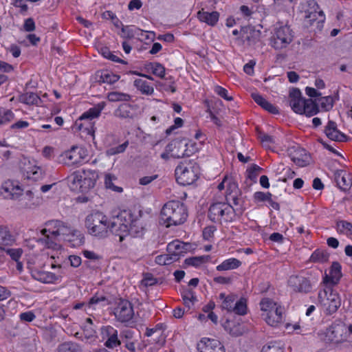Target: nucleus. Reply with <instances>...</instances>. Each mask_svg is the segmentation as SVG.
I'll return each instance as SVG.
<instances>
[{"mask_svg": "<svg viewBox=\"0 0 352 352\" xmlns=\"http://www.w3.org/2000/svg\"><path fill=\"white\" fill-rule=\"evenodd\" d=\"M187 217V208L184 204L179 201L167 202L164 205L160 212V221L167 228L183 224Z\"/></svg>", "mask_w": 352, "mask_h": 352, "instance_id": "nucleus-1", "label": "nucleus"}, {"mask_svg": "<svg viewBox=\"0 0 352 352\" xmlns=\"http://www.w3.org/2000/svg\"><path fill=\"white\" fill-rule=\"evenodd\" d=\"M109 219L102 212H93L85 219L88 233L98 238H105L109 234Z\"/></svg>", "mask_w": 352, "mask_h": 352, "instance_id": "nucleus-2", "label": "nucleus"}, {"mask_svg": "<svg viewBox=\"0 0 352 352\" xmlns=\"http://www.w3.org/2000/svg\"><path fill=\"white\" fill-rule=\"evenodd\" d=\"M319 338L326 343H340L347 338L346 325L342 322H335L325 330L318 333Z\"/></svg>", "mask_w": 352, "mask_h": 352, "instance_id": "nucleus-3", "label": "nucleus"}, {"mask_svg": "<svg viewBox=\"0 0 352 352\" xmlns=\"http://www.w3.org/2000/svg\"><path fill=\"white\" fill-rule=\"evenodd\" d=\"M234 210L230 204L225 202H217L210 205L208 217L214 223L231 221L233 219Z\"/></svg>", "mask_w": 352, "mask_h": 352, "instance_id": "nucleus-4", "label": "nucleus"}, {"mask_svg": "<svg viewBox=\"0 0 352 352\" xmlns=\"http://www.w3.org/2000/svg\"><path fill=\"white\" fill-rule=\"evenodd\" d=\"M130 218L131 211L123 210L113 217L111 221H109V232L118 236L120 242L129 234L128 223Z\"/></svg>", "mask_w": 352, "mask_h": 352, "instance_id": "nucleus-5", "label": "nucleus"}, {"mask_svg": "<svg viewBox=\"0 0 352 352\" xmlns=\"http://www.w3.org/2000/svg\"><path fill=\"white\" fill-rule=\"evenodd\" d=\"M195 150V144L190 143L186 138H176L166 146V151L171 152V156L175 158L189 157Z\"/></svg>", "mask_w": 352, "mask_h": 352, "instance_id": "nucleus-6", "label": "nucleus"}, {"mask_svg": "<svg viewBox=\"0 0 352 352\" xmlns=\"http://www.w3.org/2000/svg\"><path fill=\"white\" fill-rule=\"evenodd\" d=\"M318 299L320 304L326 309L327 314H332L337 311L341 305L340 298L330 286H325L322 291L318 293Z\"/></svg>", "mask_w": 352, "mask_h": 352, "instance_id": "nucleus-7", "label": "nucleus"}, {"mask_svg": "<svg viewBox=\"0 0 352 352\" xmlns=\"http://www.w3.org/2000/svg\"><path fill=\"white\" fill-rule=\"evenodd\" d=\"M294 33L287 25L277 28L271 38V45L276 50L286 48L293 41Z\"/></svg>", "mask_w": 352, "mask_h": 352, "instance_id": "nucleus-8", "label": "nucleus"}, {"mask_svg": "<svg viewBox=\"0 0 352 352\" xmlns=\"http://www.w3.org/2000/svg\"><path fill=\"white\" fill-rule=\"evenodd\" d=\"M197 168L192 164L185 165L181 163L175 168V176L178 184L182 186L192 184L197 179Z\"/></svg>", "mask_w": 352, "mask_h": 352, "instance_id": "nucleus-9", "label": "nucleus"}, {"mask_svg": "<svg viewBox=\"0 0 352 352\" xmlns=\"http://www.w3.org/2000/svg\"><path fill=\"white\" fill-rule=\"evenodd\" d=\"M236 296L228 295L222 302V309H226L228 312H234L238 315L243 316L247 313L246 300L241 298L236 301Z\"/></svg>", "mask_w": 352, "mask_h": 352, "instance_id": "nucleus-10", "label": "nucleus"}, {"mask_svg": "<svg viewBox=\"0 0 352 352\" xmlns=\"http://www.w3.org/2000/svg\"><path fill=\"white\" fill-rule=\"evenodd\" d=\"M46 225L53 229V234L58 236V238L62 237L63 239L67 241H71L72 237L74 236L78 232V230L72 229L64 222L58 220L50 221Z\"/></svg>", "mask_w": 352, "mask_h": 352, "instance_id": "nucleus-11", "label": "nucleus"}, {"mask_svg": "<svg viewBox=\"0 0 352 352\" xmlns=\"http://www.w3.org/2000/svg\"><path fill=\"white\" fill-rule=\"evenodd\" d=\"M116 318L120 322L129 321L134 315L131 303L127 300L120 299L114 309Z\"/></svg>", "mask_w": 352, "mask_h": 352, "instance_id": "nucleus-12", "label": "nucleus"}, {"mask_svg": "<svg viewBox=\"0 0 352 352\" xmlns=\"http://www.w3.org/2000/svg\"><path fill=\"white\" fill-rule=\"evenodd\" d=\"M190 248V243L175 240L168 244L166 250L172 256V259L177 261L189 250Z\"/></svg>", "mask_w": 352, "mask_h": 352, "instance_id": "nucleus-13", "label": "nucleus"}, {"mask_svg": "<svg viewBox=\"0 0 352 352\" xmlns=\"http://www.w3.org/2000/svg\"><path fill=\"white\" fill-rule=\"evenodd\" d=\"M288 284L294 291L298 292L308 293L311 289L309 280L302 276H291L289 278Z\"/></svg>", "mask_w": 352, "mask_h": 352, "instance_id": "nucleus-14", "label": "nucleus"}, {"mask_svg": "<svg viewBox=\"0 0 352 352\" xmlns=\"http://www.w3.org/2000/svg\"><path fill=\"white\" fill-rule=\"evenodd\" d=\"M289 106L296 113L302 114V111L305 110L304 104L307 99L302 97V94L299 89L294 88L289 92Z\"/></svg>", "mask_w": 352, "mask_h": 352, "instance_id": "nucleus-15", "label": "nucleus"}, {"mask_svg": "<svg viewBox=\"0 0 352 352\" xmlns=\"http://www.w3.org/2000/svg\"><path fill=\"white\" fill-rule=\"evenodd\" d=\"M341 265L337 262H333L331 266L329 274H325L323 278V283L328 286L336 285H337L342 274L341 272Z\"/></svg>", "mask_w": 352, "mask_h": 352, "instance_id": "nucleus-16", "label": "nucleus"}, {"mask_svg": "<svg viewBox=\"0 0 352 352\" xmlns=\"http://www.w3.org/2000/svg\"><path fill=\"white\" fill-rule=\"evenodd\" d=\"M199 352H225L223 345L217 340L204 338L197 344Z\"/></svg>", "mask_w": 352, "mask_h": 352, "instance_id": "nucleus-17", "label": "nucleus"}, {"mask_svg": "<svg viewBox=\"0 0 352 352\" xmlns=\"http://www.w3.org/2000/svg\"><path fill=\"white\" fill-rule=\"evenodd\" d=\"M129 234L133 237H141L144 235L145 228L142 220L139 216H134L131 212L130 221L128 223Z\"/></svg>", "mask_w": 352, "mask_h": 352, "instance_id": "nucleus-18", "label": "nucleus"}, {"mask_svg": "<svg viewBox=\"0 0 352 352\" xmlns=\"http://www.w3.org/2000/svg\"><path fill=\"white\" fill-rule=\"evenodd\" d=\"M52 229L51 227L49 229L44 228L41 230V234L43 235V238H40L38 241L41 243L47 248L54 250L58 249L60 245L58 244L60 239L58 236L52 234Z\"/></svg>", "mask_w": 352, "mask_h": 352, "instance_id": "nucleus-19", "label": "nucleus"}, {"mask_svg": "<svg viewBox=\"0 0 352 352\" xmlns=\"http://www.w3.org/2000/svg\"><path fill=\"white\" fill-rule=\"evenodd\" d=\"M86 151L82 148L73 146L69 151L65 153V157L68 160L70 165L80 164L85 158Z\"/></svg>", "mask_w": 352, "mask_h": 352, "instance_id": "nucleus-20", "label": "nucleus"}, {"mask_svg": "<svg viewBox=\"0 0 352 352\" xmlns=\"http://www.w3.org/2000/svg\"><path fill=\"white\" fill-rule=\"evenodd\" d=\"M283 308L278 305L267 314H262V317L265 322L270 326L276 327L283 321Z\"/></svg>", "mask_w": 352, "mask_h": 352, "instance_id": "nucleus-21", "label": "nucleus"}, {"mask_svg": "<svg viewBox=\"0 0 352 352\" xmlns=\"http://www.w3.org/2000/svg\"><path fill=\"white\" fill-rule=\"evenodd\" d=\"M2 190L7 193L6 197L17 199L22 195L23 190L16 182L8 180L2 184Z\"/></svg>", "mask_w": 352, "mask_h": 352, "instance_id": "nucleus-22", "label": "nucleus"}, {"mask_svg": "<svg viewBox=\"0 0 352 352\" xmlns=\"http://www.w3.org/2000/svg\"><path fill=\"white\" fill-rule=\"evenodd\" d=\"M32 276L35 280L43 283H55L61 277L60 274L36 270L32 271Z\"/></svg>", "mask_w": 352, "mask_h": 352, "instance_id": "nucleus-23", "label": "nucleus"}, {"mask_svg": "<svg viewBox=\"0 0 352 352\" xmlns=\"http://www.w3.org/2000/svg\"><path fill=\"white\" fill-rule=\"evenodd\" d=\"M335 180L339 188L344 191L349 190L352 186V176L342 170L335 173Z\"/></svg>", "mask_w": 352, "mask_h": 352, "instance_id": "nucleus-24", "label": "nucleus"}, {"mask_svg": "<svg viewBox=\"0 0 352 352\" xmlns=\"http://www.w3.org/2000/svg\"><path fill=\"white\" fill-rule=\"evenodd\" d=\"M292 160L298 166H305L308 162L309 156L306 153L305 150L298 147L294 152L290 153Z\"/></svg>", "mask_w": 352, "mask_h": 352, "instance_id": "nucleus-25", "label": "nucleus"}, {"mask_svg": "<svg viewBox=\"0 0 352 352\" xmlns=\"http://www.w3.org/2000/svg\"><path fill=\"white\" fill-rule=\"evenodd\" d=\"M324 131L327 136L334 141L342 142L346 138L343 133L337 129V124L333 121H329Z\"/></svg>", "mask_w": 352, "mask_h": 352, "instance_id": "nucleus-26", "label": "nucleus"}, {"mask_svg": "<svg viewBox=\"0 0 352 352\" xmlns=\"http://www.w3.org/2000/svg\"><path fill=\"white\" fill-rule=\"evenodd\" d=\"M252 98L254 100V102L261 106L265 111L272 113V114H278L279 113L278 108L266 100L261 95L257 93H252Z\"/></svg>", "mask_w": 352, "mask_h": 352, "instance_id": "nucleus-27", "label": "nucleus"}, {"mask_svg": "<svg viewBox=\"0 0 352 352\" xmlns=\"http://www.w3.org/2000/svg\"><path fill=\"white\" fill-rule=\"evenodd\" d=\"M197 15L201 22L206 23L210 26L215 25L219 18V13L217 11L208 12L201 10L197 12Z\"/></svg>", "mask_w": 352, "mask_h": 352, "instance_id": "nucleus-28", "label": "nucleus"}, {"mask_svg": "<svg viewBox=\"0 0 352 352\" xmlns=\"http://www.w3.org/2000/svg\"><path fill=\"white\" fill-rule=\"evenodd\" d=\"M105 105L106 104L104 102L98 103L96 105L90 108L88 111L82 113V115L80 117V120H92L99 117Z\"/></svg>", "mask_w": 352, "mask_h": 352, "instance_id": "nucleus-29", "label": "nucleus"}, {"mask_svg": "<svg viewBox=\"0 0 352 352\" xmlns=\"http://www.w3.org/2000/svg\"><path fill=\"white\" fill-rule=\"evenodd\" d=\"M69 188L74 191L80 192L82 184V175L81 173L76 171L74 172L67 178Z\"/></svg>", "mask_w": 352, "mask_h": 352, "instance_id": "nucleus-30", "label": "nucleus"}, {"mask_svg": "<svg viewBox=\"0 0 352 352\" xmlns=\"http://www.w3.org/2000/svg\"><path fill=\"white\" fill-rule=\"evenodd\" d=\"M97 77L98 78V81L100 83H107L110 85L117 82L120 78V76L114 74L109 71L98 72Z\"/></svg>", "mask_w": 352, "mask_h": 352, "instance_id": "nucleus-31", "label": "nucleus"}, {"mask_svg": "<svg viewBox=\"0 0 352 352\" xmlns=\"http://www.w3.org/2000/svg\"><path fill=\"white\" fill-rule=\"evenodd\" d=\"M241 262L237 258H231L225 260L220 265L217 266L218 271H226L238 268L241 266Z\"/></svg>", "mask_w": 352, "mask_h": 352, "instance_id": "nucleus-32", "label": "nucleus"}, {"mask_svg": "<svg viewBox=\"0 0 352 352\" xmlns=\"http://www.w3.org/2000/svg\"><path fill=\"white\" fill-rule=\"evenodd\" d=\"M223 327L226 331L233 336H239L243 332V328L239 324H235L230 320H226L223 324Z\"/></svg>", "mask_w": 352, "mask_h": 352, "instance_id": "nucleus-33", "label": "nucleus"}, {"mask_svg": "<svg viewBox=\"0 0 352 352\" xmlns=\"http://www.w3.org/2000/svg\"><path fill=\"white\" fill-rule=\"evenodd\" d=\"M114 114L116 117L120 118H132V107L129 104L123 103L115 111Z\"/></svg>", "mask_w": 352, "mask_h": 352, "instance_id": "nucleus-34", "label": "nucleus"}, {"mask_svg": "<svg viewBox=\"0 0 352 352\" xmlns=\"http://www.w3.org/2000/svg\"><path fill=\"white\" fill-rule=\"evenodd\" d=\"M305 110L302 111V114H305L307 116L311 117L318 113L319 111L318 105L312 99H307L306 102L304 104Z\"/></svg>", "mask_w": 352, "mask_h": 352, "instance_id": "nucleus-35", "label": "nucleus"}, {"mask_svg": "<svg viewBox=\"0 0 352 352\" xmlns=\"http://www.w3.org/2000/svg\"><path fill=\"white\" fill-rule=\"evenodd\" d=\"M134 86L143 94L151 95L154 92L153 87L148 82L142 79H136L134 81Z\"/></svg>", "mask_w": 352, "mask_h": 352, "instance_id": "nucleus-36", "label": "nucleus"}, {"mask_svg": "<svg viewBox=\"0 0 352 352\" xmlns=\"http://www.w3.org/2000/svg\"><path fill=\"white\" fill-rule=\"evenodd\" d=\"M329 254L324 250H316L310 256V261L313 263H325L329 260Z\"/></svg>", "mask_w": 352, "mask_h": 352, "instance_id": "nucleus-37", "label": "nucleus"}, {"mask_svg": "<svg viewBox=\"0 0 352 352\" xmlns=\"http://www.w3.org/2000/svg\"><path fill=\"white\" fill-rule=\"evenodd\" d=\"M306 21L311 25L314 22L318 20V23H323L324 20V16L322 11H314L310 12L306 11L305 15Z\"/></svg>", "mask_w": 352, "mask_h": 352, "instance_id": "nucleus-38", "label": "nucleus"}, {"mask_svg": "<svg viewBox=\"0 0 352 352\" xmlns=\"http://www.w3.org/2000/svg\"><path fill=\"white\" fill-rule=\"evenodd\" d=\"M21 102L27 104H36L38 105L41 102L39 96L34 93L28 92L25 94H23L20 97Z\"/></svg>", "mask_w": 352, "mask_h": 352, "instance_id": "nucleus-39", "label": "nucleus"}, {"mask_svg": "<svg viewBox=\"0 0 352 352\" xmlns=\"http://www.w3.org/2000/svg\"><path fill=\"white\" fill-rule=\"evenodd\" d=\"M209 255H204L200 256H194L186 258L184 261V263L187 265H192L195 267H199L201 264L206 263L208 262L210 260Z\"/></svg>", "mask_w": 352, "mask_h": 352, "instance_id": "nucleus-40", "label": "nucleus"}, {"mask_svg": "<svg viewBox=\"0 0 352 352\" xmlns=\"http://www.w3.org/2000/svg\"><path fill=\"white\" fill-rule=\"evenodd\" d=\"M182 296L184 304L189 308L197 300L195 293L191 289H184L182 292Z\"/></svg>", "mask_w": 352, "mask_h": 352, "instance_id": "nucleus-41", "label": "nucleus"}, {"mask_svg": "<svg viewBox=\"0 0 352 352\" xmlns=\"http://www.w3.org/2000/svg\"><path fill=\"white\" fill-rule=\"evenodd\" d=\"M278 305H279L276 302L268 298H263L260 302L261 310L263 312V314H267V312L272 311Z\"/></svg>", "mask_w": 352, "mask_h": 352, "instance_id": "nucleus-42", "label": "nucleus"}, {"mask_svg": "<svg viewBox=\"0 0 352 352\" xmlns=\"http://www.w3.org/2000/svg\"><path fill=\"white\" fill-rule=\"evenodd\" d=\"M107 98L110 102L129 101L131 99L130 95L124 93L113 91L108 94Z\"/></svg>", "mask_w": 352, "mask_h": 352, "instance_id": "nucleus-43", "label": "nucleus"}, {"mask_svg": "<svg viewBox=\"0 0 352 352\" xmlns=\"http://www.w3.org/2000/svg\"><path fill=\"white\" fill-rule=\"evenodd\" d=\"M116 177L111 173H107L105 175L104 177V184L106 188H109L112 190L113 191L118 192H122L123 189L121 187L115 186L113 183V181L116 180Z\"/></svg>", "mask_w": 352, "mask_h": 352, "instance_id": "nucleus-44", "label": "nucleus"}, {"mask_svg": "<svg viewBox=\"0 0 352 352\" xmlns=\"http://www.w3.org/2000/svg\"><path fill=\"white\" fill-rule=\"evenodd\" d=\"M58 352H82V350L78 344L68 342L59 346Z\"/></svg>", "mask_w": 352, "mask_h": 352, "instance_id": "nucleus-45", "label": "nucleus"}, {"mask_svg": "<svg viewBox=\"0 0 352 352\" xmlns=\"http://www.w3.org/2000/svg\"><path fill=\"white\" fill-rule=\"evenodd\" d=\"M14 118V115L11 110L0 109V126L8 124Z\"/></svg>", "mask_w": 352, "mask_h": 352, "instance_id": "nucleus-46", "label": "nucleus"}, {"mask_svg": "<svg viewBox=\"0 0 352 352\" xmlns=\"http://www.w3.org/2000/svg\"><path fill=\"white\" fill-rule=\"evenodd\" d=\"M0 250L6 252L12 260L18 262L21 258L23 251L21 248H10L8 246L1 247Z\"/></svg>", "mask_w": 352, "mask_h": 352, "instance_id": "nucleus-47", "label": "nucleus"}, {"mask_svg": "<svg viewBox=\"0 0 352 352\" xmlns=\"http://www.w3.org/2000/svg\"><path fill=\"white\" fill-rule=\"evenodd\" d=\"M261 352H284V349L280 342H270L263 346Z\"/></svg>", "mask_w": 352, "mask_h": 352, "instance_id": "nucleus-48", "label": "nucleus"}, {"mask_svg": "<svg viewBox=\"0 0 352 352\" xmlns=\"http://www.w3.org/2000/svg\"><path fill=\"white\" fill-rule=\"evenodd\" d=\"M113 333L110 335L107 340L104 343V346L109 349H113L114 347L120 344V341L118 338V332L116 330L111 328Z\"/></svg>", "mask_w": 352, "mask_h": 352, "instance_id": "nucleus-49", "label": "nucleus"}, {"mask_svg": "<svg viewBox=\"0 0 352 352\" xmlns=\"http://www.w3.org/2000/svg\"><path fill=\"white\" fill-rule=\"evenodd\" d=\"M318 102L321 108L326 111L331 110L333 106V100L331 96L322 97Z\"/></svg>", "mask_w": 352, "mask_h": 352, "instance_id": "nucleus-50", "label": "nucleus"}, {"mask_svg": "<svg viewBox=\"0 0 352 352\" xmlns=\"http://www.w3.org/2000/svg\"><path fill=\"white\" fill-rule=\"evenodd\" d=\"M239 188L238 185L234 182L230 181L227 186V194L226 196L227 201H229L230 197L233 195H238Z\"/></svg>", "mask_w": 352, "mask_h": 352, "instance_id": "nucleus-51", "label": "nucleus"}, {"mask_svg": "<svg viewBox=\"0 0 352 352\" xmlns=\"http://www.w3.org/2000/svg\"><path fill=\"white\" fill-rule=\"evenodd\" d=\"M128 144L129 142L126 141L120 145H118L115 147H111L107 151V154L108 155H114L119 153H122L124 152V151L128 146Z\"/></svg>", "mask_w": 352, "mask_h": 352, "instance_id": "nucleus-52", "label": "nucleus"}, {"mask_svg": "<svg viewBox=\"0 0 352 352\" xmlns=\"http://www.w3.org/2000/svg\"><path fill=\"white\" fill-rule=\"evenodd\" d=\"M174 261L169 253L165 255H159L155 258V262L161 265H170Z\"/></svg>", "mask_w": 352, "mask_h": 352, "instance_id": "nucleus-53", "label": "nucleus"}, {"mask_svg": "<svg viewBox=\"0 0 352 352\" xmlns=\"http://www.w3.org/2000/svg\"><path fill=\"white\" fill-rule=\"evenodd\" d=\"M272 196V195L270 192H263L258 191L254 194V200L255 202L268 201Z\"/></svg>", "mask_w": 352, "mask_h": 352, "instance_id": "nucleus-54", "label": "nucleus"}, {"mask_svg": "<svg viewBox=\"0 0 352 352\" xmlns=\"http://www.w3.org/2000/svg\"><path fill=\"white\" fill-rule=\"evenodd\" d=\"M28 178L34 180H39L43 179L44 176V172L40 167H34L32 170L29 173Z\"/></svg>", "mask_w": 352, "mask_h": 352, "instance_id": "nucleus-55", "label": "nucleus"}, {"mask_svg": "<svg viewBox=\"0 0 352 352\" xmlns=\"http://www.w3.org/2000/svg\"><path fill=\"white\" fill-rule=\"evenodd\" d=\"M107 299L104 296L96 294L89 301V307L95 309V306L100 302H107Z\"/></svg>", "mask_w": 352, "mask_h": 352, "instance_id": "nucleus-56", "label": "nucleus"}, {"mask_svg": "<svg viewBox=\"0 0 352 352\" xmlns=\"http://www.w3.org/2000/svg\"><path fill=\"white\" fill-rule=\"evenodd\" d=\"M261 170V167H259L258 166H257L256 164H252V167L247 170L248 171V177L250 180L256 182V179L257 175H258V172L260 171Z\"/></svg>", "mask_w": 352, "mask_h": 352, "instance_id": "nucleus-57", "label": "nucleus"}, {"mask_svg": "<svg viewBox=\"0 0 352 352\" xmlns=\"http://www.w3.org/2000/svg\"><path fill=\"white\" fill-rule=\"evenodd\" d=\"M82 184L83 186H82V188H80V192H85L90 188H94L95 182L89 177H82Z\"/></svg>", "mask_w": 352, "mask_h": 352, "instance_id": "nucleus-58", "label": "nucleus"}, {"mask_svg": "<svg viewBox=\"0 0 352 352\" xmlns=\"http://www.w3.org/2000/svg\"><path fill=\"white\" fill-rule=\"evenodd\" d=\"M214 92L219 95V96H221V98H223V99L228 100V101H232L233 100V98L232 96H229L228 95V91L221 87V86H219V85H217L214 87Z\"/></svg>", "mask_w": 352, "mask_h": 352, "instance_id": "nucleus-59", "label": "nucleus"}, {"mask_svg": "<svg viewBox=\"0 0 352 352\" xmlns=\"http://www.w3.org/2000/svg\"><path fill=\"white\" fill-rule=\"evenodd\" d=\"M279 169H282V170L285 173V175L287 176V177L285 176H280L278 177V180L286 182L287 178L292 179L296 175V173L294 171H292L289 168H283V165H280V167L278 168V170Z\"/></svg>", "mask_w": 352, "mask_h": 352, "instance_id": "nucleus-60", "label": "nucleus"}, {"mask_svg": "<svg viewBox=\"0 0 352 352\" xmlns=\"http://www.w3.org/2000/svg\"><path fill=\"white\" fill-rule=\"evenodd\" d=\"M157 279L154 278L153 274L150 273H146L144 274V278L142 280V283L146 286H153L155 284H157Z\"/></svg>", "mask_w": 352, "mask_h": 352, "instance_id": "nucleus-61", "label": "nucleus"}, {"mask_svg": "<svg viewBox=\"0 0 352 352\" xmlns=\"http://www.w3.org/2000/svg\"><path fill=\"white\" fill-rule=\"evenodd\" d=\"M258 138L263 144V146L266 148L269 146L270 144L274 143L273 137L265 133H260Z\"/></svg>", "mask_w": 352, "mask_h": 352, "instance_id": "nucleus-62", "label": "nucleus"}, {"mask_svg": "<svg viewBox=\"0 0 352 352\" xmlns=\"http://www.w3.org/2000/svg\"><path fill=\"white\" fill-rule=\"evenodd\" d=\"M337 229L340 232H343V230L340 229L342 228L344 230H348L351 234H352V223L346 221H339L337 222Z\"/></svg>", "mask_w": 352, "mask_h": 352, "instance_id": "nucleus-63", "label": "nucleus"}, {"mask_svg": "<svg viewBox=\"0 0 352 352\" xmlns=\"http://www.w3.org/2000/svg\"><path fill=\"white\" fill-rule=\"evenodd\" d=\"M154 66H155V68L153 69V74L161 78H163L165 76L164 67L159 63H157V65H154Z\"/></svg>", "mask_w": 352, "mask_h": 352, "instance_id": "nucleus-64", "label": "nucleus"}]
</instances>
